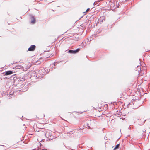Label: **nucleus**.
Masks as SVG:
<instances>
[{
    "label": "nucleus",
    "instance_id": "4",
    "mask_svg": "<svg viewBox=\"0 0 150 150\" xmlns=\"http://www.w3.org/2000/svg\"><path fill=\"white\" fill-rule=\"evenodd\" d=\"M80 50V49L78 48L74 50H70L68 51V52L70 53L75 54L77 53Z\"/></svg>",
    "mask_w": 150,
    "mask_h": 150
},
{
    "label": "nucleus",
    "instance_id": "13",
    "mask_svg": "<svg viewBox=\"0 0 150 150\" xmlns=\"http://www.w3.org/2000/svg\"><path fill=\"white\" fill-rule=\"evenodd\" d=\"M89 10H90V9H89V8H88V9H87V10H86V12H87V11H89Z\"/></svg>",
    "mask_w": 150,
    "mask_h": 150
},
{
    "label": "nucleus",
    "instance_id": "1",
    "mask_svg": "<svg viewBox=\"0 0 150 150\" xmlns=\"http://www.w3.org/2000/svg\"><path fill=\"white\" fill-rule=\"evenodd\" d=\"M45 137H46V140H52L53 138V136L52 135V132L50 131H48L46 132L45 134Z\"/></svg>",
    "mask_w": 150,
    "mask_h": 150
},
{
    "label": "nucleus",
    "instance_id": "5",
    "mask_svg": "<svg viewBox=\"0 0 150 150\" xmlns=\"http://www.w3.org/2000/svg\"><path fill=\"white\" fill-rule=\"evenodd\" d=\"M36 46L34 45H31L30 47L28 49V51H34L35 48Z\"/></svg>",
    "mask_w": 150,
    "mask_h": 150
},
{
    "label": "nucleus",
    "instance_id": "8",
    "mask_svg": "<svg viewBox=\"0 0 150 150\" xmlns=\"http://www.w3.org/2000/svg\"><path fill=\"white\" fill-rule=\"evenodd\" d=\"M31 18L32 20L31 21V23L32 24H34L35 23V20L34 18V16H32Z\"/></svg>",
    "mask_w": 150,
    "mask_h": 150
},
{
    "label": "nucleus",
    "instance_id": "11",
    "mask_svg": "<svg viewBox=\"0 0 150 150\" xmlns=\"http://www.w3.org/2000/svg\"><path fill=\"white\" fill-rule=\"evenodd\" d=\"M41 150V149L40 148H37L34 149H33V150Z\"/></svg>",
    "mask_w": 150,
    "mask_h": 150
},
{
    "label": "nucleus",
    "instance_id": "9",
    "mask_svg": "<svg viewBox=\"0 0 150 150\" xmlns=\"http://www.w3.org/2000/svg\"><path fill=\"white\" fill-rule=\"evenodd\" d=\"M139 70H141V68L140 66H137V68H136V71L137 72V74H139Z\"/></svg>",
    "mask_w": 150,
    "mask_h": 150
},
{
    "label": "nucleus",
    "instance_id": "6",
    "mask_svg": "<svg viewBox=\"0 0 150 150\" xmlns=\"http://www.w3.org/2000/svg\"><path fill=\"white\" fill-rule=\"evenodd\" d=\"M105 17L103 16L100 17L98 19V22L100 23H101L103 21L105 20Z\"/></svg>",
    "mask_w": 150,
    "mask_h": 150
},
{
    "label": "nucleus",
    "instance_id": "12",
    "mask_svg": "<svg viewBox=\"0 0 150 150\" xmlns=\"http://www.w3.org/2000/svg\"><path fill=\"white\" fill-rule=\"evenodd\" d=\"M19 67H20L21 68L22 67H21V66H19V65H18V66H17L16 67V68H17V69H18V68L19 69V68H19Z\"/></svg>",
    "mask_w": 150,
    "mask_h": 150
},
{
    "label": "nucleus",
    "instance_id": "7",
    "mask_svg": "<svg viewBox=\"0 0 150 150\" xmlns=\"http://www.w3.org/2000/svg\"><path fill=\"white\" fill-rule=\"evenodd\" d=\"M13 72L11 71H5V75H11L13 73Z\"/></svg>",
    "mask_w": 150,
    "mask_h": 150
},
{
    "label": "nucleus",
    "instance_id": "3",
    "mask_svg": "<svg viewBox=\"0 0 150 150\" xmlns=\"http://www.w3.org/2000/svg\"><path fill=\"white\" fill-rule=\"evenodd\" d=\"M36 71L38 72V75H39V74L41 75L42 74L43 75H44L45 74V71L44 69H40L38 71Z\"/></svg>",
    "mask_w": 150,
    "mask_h": 150
},
{
    "label": "nucleus",
    "instance_id": "17",
    "mask_svg": "<svg viewBox=\"0 0 150 150\" xmlns=\"http://www.w3.org/2000/svg\"><path fill=\"white\" fill-rule=\"evenodd\" d=\"M132 102H133L134 101V100L133 99H132Z\"/></svg>",
    "mask_w": 150,
    "mask_h": 150
},
{
    "label": "nucleus",
    "instance_id": "16",
    "mask_svg": "<svg viewBox=\"0 0 150 150\" xmlns=\"http://www.w3.org/2000/svg\"><path fill=\"white\" fill-rule=\"evenodd\" d=\"M45 140V139H43L42 140V141H44Z\"/></svg>",
    "mask_w": 150,
    "mask_h": 150
},
{
    "label": "nucleus",
    "instance_id": "10",
    "mask_svg": "<svg viewBox=\"0 0 150 150\" xmlns=\"http://www.w3.org/2000/svg\"><path fill=\"white\" fill-rule=\"evenodd\" d=\"M119 146V144H117L116 146L114 148L113 150H115L117 149L118 148Z\"/></svg>",
    "mask_w": 150,
    "mask_h": 150
},
{
    "label": "nucleus",
    "instance_id": "15",
    "mask_svg": "<svg viewBox=\"0 0 150 150\" xmlns=\"http://www.w3.org/2000/svg\"><path fill=\"white\" fill-rule=\"evenodd\" d=\"M143 132H146V130H143Z\"/></svg>",
    "mask_w": 150,
    "mask_h": 150
},
{
    "label": "nucleus",
    "instance_id": "2",
    "mask_svg": "<svg viewBox=\"0 0 150 150\" xmlns=\"http://www.w3.org/2000/svg\"><path fill=\"white\" fill-rule=\"evenodd\" d=\"M28 76L30 77V78L33 77H39L40 76L38 75V72L36 71H32L28 74Z\"/></svg>",
    "mask_w": 150,
    "mask_h": 150
},
{
    "label": "nucleus",
    "instance_id": "18",
    "mask_svg": "<svg viewBox=\"0 0 150 150\" xmlns=\"http://www.w3.org/2000/svg\"><path fill=\"white\" fill-rule=\"evenodd\" d=\"M149 121L150 122V119H149Z\"/></svg>",
    "mask_w": 150,
    "mask_h": 150
},
{
    "label": "nucleus",
    "instance_id": "14",
    "mask_svg": "<svg viewBox=\"0 0 150 150\" xmlns=\"http://www.w3.org/2000/svg\"><path fill=\"white\" fill-rule=\"evenodd\" d=\"M132 104L133 105L134 103H129V104H130L131 105H132Z\"/></svg>",
    "mask_w": 150,
    "mask_h": 150
}]
</instances>
